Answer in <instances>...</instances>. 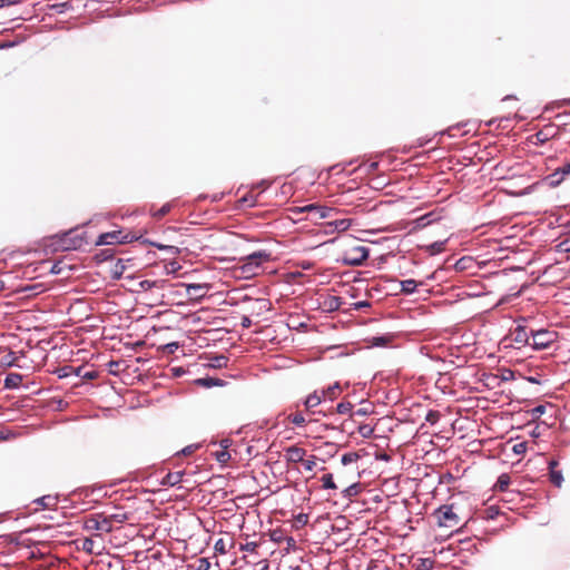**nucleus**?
<instances>
[{"instance_id":"obj_9","label":"nucleus","mask_w":570,"mask_h":570,"mask_svg":"<svg viewBox=\"0 0 570 570\" xmlns=\"http://www.w3.org/2000/svg\"><path fill=\"white\" fill-rule=\"evenodd\" d=\"M208 289V285L206 284H187L186 285V293L189 298L193 299H200L205 296L206 292Z\"/></svg>"},{"instance_id":"obj_27","label":"nucleus","mask_w":570,"mask_h":570,"mask_svg":"<svg viewBox=\"0 0 570 570\" xmlns=\"http://www.w3.org/2000/svg\"><path fill=\"white\" fill-rule=\"evenodd\" d=\"M257 547L258 544L256 542H247L240 546V550L246 552H255Z\"/></svg>"},{"instance_id":"obj_30","label":"nucleus","mask_w":570,"mask_h":570,"mask_svg":"<svg viewBox=\"0 0 570 570\" xmlns=\"http://www.w3.org/2000/svg\"><path fill=\"white\" fill-rule=\"evenodd\" d=\"M214 548L217 552H219L222 554L226 553V547H225V542L223 539L217 540Z\"/></svg>"},{"instance_id":"obj_33","label":"nucleus","mask_w":570,"mask_h":570,"mask_svg":"<svg viewBox=\"0 0 570 570\" xmlns=\"http://www.w3.org/2000/svg\"><path fill=\"white\" fill-rule=\"evenodd\" d=\"M303 465L305 468L306 471H313V469L315 468L316 465V462L314 459H311V460H303Z\"/></svg>"},{"instance_id":"obj_25","label":"nucleus","mask_w":570,"mask_h":570,"mask_svg":"<svg viewBox=\"0 0 570 570\" xmlns=\"http://www.w3.org/2000/svg\"><path fill=\"white\" fill-rule=\"evenodd\" d=\"M429 249L432 254L441 253L444 249V243L435 242L429 246Z\"/></svg>"},{"instance_id":"obj_8","label":"nucleus","mask_w":570,"mask_h":570,"mask_svg":"<svg viewBox=\"0 0 570 570\" xmlns=\"http://www.w3.org/2000/svg\"><path fill=\"white\" fill-rule=\"evenodd\" d=\"M530 337L525 330V327L518 325L511 333V341L518 346H523L527 344H531L529 342Z\"/></svg>"},{"instance_id":"obj_42","label":"nucleus","mask_w":570,"mask_h":570,"mask_svg":"<svg viewBox=\"0 0 570 570\" xmlns=\"http://www.w3.org/2000/svg\"><path fill=\"white\" fill-rule=\"evenodd\" d=\"M438 414L434 412H430L426 416V421L434 423L436 420Z\"/></svg>"},{"instance_id":"obj_19","label":"nucleus","mask_w":570,"mask_h":570,"mask_svg":"<svg viewBox=\"0 0 570 570\" xmlns=\"http://www.w3.org/2000/svg\"><path fill=\"white\" fill-rule=\"evenodd\" d=\"M569 174H570V163L566 164L561 168L557 169L556 173L552 175V177H557V176L561 175V177L557 179V183H560L564 178V176H567Z\"/></svg>"},{"instance_id":"obj_14","label":"nucleus","mask_w":570,"mask_h":570,"mask_svg":"<svg viewBox=\"0 0 570 570\" xmlns=\"http://www.w3.org/2000/svg\"><path fill=\"white\" fill-rule=\"evenodd\" d=\"M183 476H184L183 471L170 472L165 476L163 484H167V485H171V487L176 485L183 480Z\"/></svg>"},{"instance_id":"obj_12","label":"nucleus","mask_w":570,"mask_h":570,"mask_svg":"<svg viewBox=\"0 0 570 570\" xmlns=\"http://www.w3.org/2000/svg\"><path fill=\"white\" fill-rule=\"evenodd\" d=\"M22 382V375L18 373H9L4 380V386L8 389H16Z\"/></svg>"},{"instance_id":"obj_41","label":"nucleus","mask_w":570,"mask_h":570,"mask_svg":"<svg viewBox=\"0 0 570 570\" xmlns=\"http://www.w3.org/2000/svg\"><path fill=\"white\" fill-rule=\"evenodd\" d=\"M373 341L375 345H384L387 342V340L383 336L374 337Z\"/></svg>"},{"instance_id":"obj_17","label":"nucleus","mask_w":570,"mask_h":570,"mask_svg":"<svg viewBox=\"0 0 570 570\" xmlns=\"http://www.w3.org/2000/svg\"><path fill=\"white\" fill-rule=\"evenodd\" d=\"M417 284L414 279H405L401 282V289L404 293L411 294L415 291Z\"/></svg>"},{"instance_id":"obj_28","label":"nucleus","mask_w":570,"mask_h":570,"mask_svg":"<svg viewBox=\"0 0 570 570\" xmlns=\"http://www.w3.org/2000/svg\"><path fill=\"white\" fill-rule=\"evenodd\" d=\"M512 450L515 454H523L527 451V443L525 442L517 443L513 445Z\"/></svg>"},{"instance_id":"obj_32","label":"nucleus","mask_w":570,"mask_h":570,"mask_svg":"<svg viewBox=\"0 0 570 570\" xmlns=\"http://www.w3.org/2000/svg\"><path fill=\"white\" fill-rule=\"evenodd\" d=\"M210 568V563L207 559H199L197 570H208Z\"/></svg>"},{"instance_id":"obj_45","label":"nucleus","mask_w":570,"mask_h":570,"mask_svg":"<svg viewBox=\"0 0 570 570\" xmlns=\"http://www.w3.org/2000/svg\"><path fill=\"white\" fill-rule=\"evenodd\" d=\"M92 544V541L91 540H86L85 543H83V547L85 549L87 550H91L90 546Z\"/></svg>"},{"instance_id":"obj_15","label":"nucleus","mask_w":570,"mask_h":570,"mask_svg":"<svg viewBox=\"0 0 570 570\" xmlns=\"http://www.w3.org/2000/svg\"><path fill=\"white\" fill-rule=\"evenodd\" d=\"M342 391V387L340 385V383H334L333 385L328 386L326 390H323L322 393H323V396L324 399H330V400H334L337 397V395L341 393Z\"/></svg>"},{"instance_id":"obj_43","label":"nucleus","mask_w":570,"mask_h":570,"mask_svg":"<svg viewBox=\"0 0 570 570\" xmlns=\"http://www.w3.org/2000/svg\"><path fill=\"white\" fill-rule=\"evenodd\" d=\"M368 411L366 409H360L355 412V415L364 416L367 415Z\"/></svg>"},{"instance_id":"obj_31","label":"nucleus","mask_w":570,"mask_h":570,"mask_svg":"<svg viewBox=\"0 0 570 570\" xmlns=\"http://www.w3.org/2000/svg\"><path fill=\"white\" fill-rule=\"evenodd\" d=\"M433 562L430 559H422L419 566L420 570H430L432 568Z\"/></svg>"},{"instance_id":"obj_37","label":"nucleus","mask_w":570,"mask_h":570,"mask_svg":"<svg viewBox=\"0 0 570 570\" xmlns=\"http://www.w3.org/2000/svg\"><path fill=\"white\" fill-rule=\"evenodd\" d=\"M199 384L204 385V386H213L216 384V382L213 380V379H200L197 381Z\"/></svg>"},{"instance_id":"obj_24","label":"nucleus","mask_w":570,"mask_h":570,"mask_svg":"<svg viewBox=\"0 0 570 570\" xmlns=\"http://www.w3.org/2000/svg\"><path fill=\"white\" fill-rule=\"evenodd\" d=\"M289 420L292 421L293 424L298 425V426H302L305 423V417L301 413L291 415Z\"/></svg>"},{"instance_id":"obj_29","label":"nucleus","mask_w":570,"mask_h":570,"mask_svg":"<svg viewBox=\"0 0 570 570\" xmlns=\"http://www.w3.org/2000/svg\"><path fill=\"white\" fill-rule=\"evenodd\" d=\"M351 410H352V404H351V403H348V402H346V403H340V404L337 405V412H338L340 414H345V413L350 412Z\"/></svg>"},{"instance_id":"obj_18","label":"nucleus","mask_w":570,"mask_h":570,"mask_svg":"<svg viewBox=\"0 0 570 570\" xmlns=\"http://www.w3.org/2000/svg\"><path fill=\"white\" fill-rule=\"evenodd\" d=\"M216 460L222 463L226 464L230 460V454L226 450H220L214 453Z\"/></svg>"},{"instance_id":"obj_40","label":"nucleus","mask_w":570,"mask_h":570,"mask_svg":"<svg viewBox=\"0 0 570 570\" xmlns=\"http://www.w3.org/2000/svg\"><path fill=\"white\" fill-rule=\"evenodd\" d=\"M170 210V206L168 204L164 205L158 212H157V216H164L166 215L168 212Z\"/></svg>"},{"instance_id":"obj_23","label":"nucleus","mask_w":570,"mask_h":570,"mask_svg":"<svg viewBox=\"0 0 570 570\" xmlns=\"http://www.w3.org/2000/svg\"><path fill=\"white\" fill-rule=\"evenodd\" d=\"M106 525H108V522L106 520H104L102 522L90 520L88 528L96 530H106Z\"/></svg>"},{"instance_id":"obj_26","label":"nucleus","mask_w":570,"mask_h":570,"mask_svg":"<svg viewBox=\"0 0 570 570\" xmlns=\"http://www.w3.org/2000/svg\"><path fill=\"white\" fill-rule=\"evenodd\" d=\"M358 432L361 433L362 436L370 438L373 434L374 430L370 425H361L358 428Z\"/></svg>"},{"instance_id":"obj_20","label":"nucleus","mask_w":570,"mask_h":570,"mask_svg":"<svg viewBox=\"0 0 570 570\" xmlns=\"http://www.w3.org/2000/svg\"><path fill=\"white\" fill-rule=\"evenodd\" d=\"M153 246H155V247H157L158 249H161V250H167L171 255H178L179 252H180L179 248L176 247V246L163 245V244H158V243H153Z\"/></svg>"},{"instance_id":"obj_38","label":"nucleus","mask_w":570,"mask_h":570,"mask_svg":"<svg viewBox=\"0 0 570 570\" xmlns=\"http://www.w3.org/2000/svg\"><path fill=\"white\" fill-rule=\"evenodd\" d=\"M232 444V441L229 439H223L219 441V446H220V450H228V448Z\"/></svg>"},{"instance_id":"obj_5","label":"nucleus","mask_w":570,"mask_h":570,"mask_svg":"<svg viewBox=\"0 0 570 570\" xmlns=\"http://www.w3.org/2000/svg\"><path fill=\"white\" fill-rule=\"evenodd\" d=\"M267 259H268V255L267 254H265V253H254V254L248 256L247 263L244 264V266L242 268H243L244 273L255 275L256 274V269L259 267L261 263L263 261H267Z\"/></svg>"},{"instance_id":"obj_39","label":"nucleus","mask_w":570,"mask_h":570,"mask_svg":"<svg viewBox=\"0 0 570 570\" xmlns=\"http://www.w3.org/2000/svg\"><path fill=\"white\" fill-rule=\"evenodd\" d=\"M197 448V445H188L181 450V453L184 455H190Z\"/></svg>"},{"instance_id":"obj_36","label":"nucleus","mask_w":570,"mask_h":570,"mask_svg":"<svg viewBox=\"0 0 570 570\" xmlns=\"http://www.w3.org/2000/svg\"><path fill=\"white\" fill-rule=\"evenodd\" d=\"M355 456H356V455H355V454H352V453H350V454H344V455L342 456V463H343L344 465H346V464H348V463L353 462V461L355 460Z\"/></svg>"},{"instance_id":"obj_2","label":"nucleus","mask_w":570,"mask_h":570,"mask_svg":"<svg viewBox=\"0 0 570 570\" xmlns=\"http://www.w3.org/2000/svg\"><path fill=\"white\" fill-rule=\"evenodd\" d=\"M368 257V249L364 246H354L346 249L343 254L342 261L346 265L358 266L362 265Z\"/></svg>"},{"instance_id":"obj_3","label":"nucleus","mask_w":570,"mask_h":570,"mask_svg":"<svg viewBox=\"0 0 570 570\" xmlns=\"http://www.w3.org/2000/svg\"><path fill=\"white\" fill-rule=\"evenodd\" d=\"M435 517L440 527L454 528L460 523V519L452 507L443 505L435 511Z\"/></svg>"},{"instance_id":"obj_4","label":"nucleus","mask_w":570,"mask_h":570,"mask_svg":"<svg viewBox=\"0 0 570 570\" xmlns=\"http://www.w3.org/2000/svg\"><path fill=\"white\" fill-rule=\"evenodd\" d=\"M557 340V333L548 330H540L532 333V347L535 350H544Z\"/></svg>"},{"instance_id":"obj_46","label":"nucleus","mask_w":570,"mask_h":570,"mask_svg":"<svg viewBox=\"0 0 570 570\" xmlns=\"http://www.w3.org/2000/svg\"><path fill=\"white\" fill-rule=\"evenodd\" d=\"M153 284L154 283H151L149 281H145V282L141 283V286L145 287V288H149V287H151Z\"/></svg>"},{"instance_id":"obj_22","label":"nucleus","mask_w":570,"mask_h":570,"mask_svg":"<svg viewBox=\"0 0 570 570\" xmlns=\"http://www.w3.org/2000/svg\"><path fill=\"white\" fill-rule=\"evenodd\" d=\"M510 483V476L507 475V474H502L499 476L498 479V482H497V487L500 489V490H504L508 488Z\"/></svg>"},{"instance_id":"obj_10","label":"nucleus","mask_w":570,"mask_h":570,"mask_svg":"<svg viewBox=\"0 0 570 570\" xmlns=\"http://www.w3.org/2000/svg\"><path fill=\"white\" fill-rule=\"evenodd\" d=\"M351 225H352L351 219L343 218V219H335L333 222H328L326 224V227H328L331 229L330 232H334V230L345 232L351 227Z\"/></svg>"},{"instance_id":"obj_44","label":"nucleus","mask_w":570,"mask_h":570,"mask_svg":"<svg viewBox=\"0 0 570 570\" xmlns=\"http://www.w3.org/2000/svg\"><path fill=\"white\" fill-rule=\"evenodd\" d=\"M370 304L367 302H358L355 304L356 308L367 307Z\"/></svg>"},{"instance_id":"obj_11","label":"nucleus","mask_w":570,"mask_h":570,"mask_svg":"<svg viewBox=\"0 0 570 570\" xmlns=\"http://www.w3.org/2000/svg\"><path fill=\"white\" fill-rule=\"evenodd\" d=\"M323 399H324L323 393L322 392L318 393L317 391H315L306 397L304 405L307 410H311V409L317 406L318 404H321Z\"/></svg>"},{"instance_id":"obj_35","label":"nucleus","mask_w":570,"mask_h":570,"mask_svg":"<svg viewBox=\"0 0 570 570\" xmlns=\"http://www.w3.org/2000/svg\"><path fill=\"white\" fill-rule=\"evenodd\" d=\"M166 268L169 273H175L180 268V266L177 262L173 261L167 264Z\"/></svg>"},{"instance_id":"obj_6","label":"nucleus","mask_w":570,"mask_h":570,"mask_svg":"<svg viewBox=\"0 0 570 570\" xmlns=\"http://www.w3.org/2000/svg\"><path fill=\"white\" fill-rule=\"evenodd\" d=\"M126 237H121V232H109L98 237L97 245H111L125 243Z\"/></svg>"},{"instance_id":"obj_13","label":"nucleus","mask_w":570,"mask_h":570,"mask_svg":"<svg viewBox=\"0 0 570 570\" xmlns=\"http://www.w3.org/2000/svg\"><path fill=\"white\" fill-rule=\"evenodd\" d=\"M556 465H557L556 461L550 462V480L554 485L561 487V484L563 482V476L560 471L554 470Z\"/></svg>"},{"instance_id":"obj_16","label":"nucleus","mask_w":570,"mask_h":570,"mask_svg":"<svg viewBox=\"0 0 570 570\" xmlns=\"http://www.w3.org/2000/svg\"><path fill=\"white\" fill-rule=\"evenodd\" d=\"M43 509H51L57 504V498L52 495H45L36 501Z\"/></svg>"},{"instance_id":"obj_7","label":"nucleus","mask_w":570,"mask_h":570,"mask_svg":"<svg viewBox=\"0 0 570 570\" xmlns=\"http://www.w3.org/2000/svg\"><path fill=\"white\" fill-rule=\"evenodd\" d=\"M306 455V451L303 448L293 445L285 450V459L287 462L297 463L302 462Z\"/></svg>"},{"instance_id":"obj_1","label":"nucleus","mask_w":570,"mask_h":570,"mask_svg":"<svg viewBox=\"0 0 570 570\" xmlns=\"http://www.w3.org/2000/svg\"><path fill=\"white\" fill-rule=\"evenodd\" d=\"M292 212L294 214L308 213L311 219L315 223L320 219L331 218L333 217V214L336 213L334 208L320 206L315 204L306 205L303 207H295L294 209H292Z\"/></svg>"},{"instance_id":"obj_47","label":"nucleus","mask_w":570,"mask_h":570,"mask_svg":"<svg viewBox=\"0 0 570 570\" xmlns=\"http://www.w3.org/2000/svg\"><path fill=\"white\" fill-rule=\"evenodd\" d=\"M355 488H356V485H352V487H350V488L346 490V492H347L348 494H351V493L354 491V489H355Z\"/></svg>"},{"instance_id":"obj_34","label":"nucleus","mask_w":570,"mask_h":570,"mask_svg":"<svg viewBox=\"0 0 570 570\" xmlns=\"http://www.w3.org/2000/svg\"><path fill=\"white\" fill-rule=\"evenodd\" d=\"M546 407L543 405H538L534 409H532L531 413L533 417H539L544 413Z\"/></svg>"},{"instance_id":"obj_21","label":"nucleus","mask_w":570,"mask_h":570,"mask_svg":"<svg viewBox=\"0 0 570 570\" xmlns=\"http://www.w3.org/2000/svg\"><path fill=\"white\" fill-rule=\"evenodd\" d=\"M323 487L325 489H336V484L333 481L332 474H325L322 476Z\"/></svg>"}]
</instances>
